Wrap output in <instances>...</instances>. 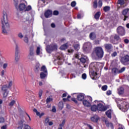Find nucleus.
Masks as SVG:
<instances>
[{"label": "nucleus", "instance_id": "obj_1", "mask_svg": "<svg viewBox=\"0 0 129 129\" xmlns=\"http://www.w3.org/2000/svg\"><path fill=\"white\" fill-rule=\"evenodd\" d=\"M93 52L96 55L98 58H102L103 57V49L100 46H97L94 48Z\"/></svg>", "mask_w": 129, "mask_h": 129}, {"label": "nucleus", "instance_id": "obj_2", "mask_svg": "<svg viewBox=\"0 0 129 129\" xmlns=\"http://www.w3.org/2000/svg\"><path fill=\"white\" fill-rule=\"evenodd\" d=\"M1 22L3 25H7V27L10 25L8 20V13L6 11H3V17L1 19Z\"/></svg>", "mask_w": 129, "mask_h": 129}, {"label": "nucleus", "instance_id": "obj_3", "mask_svg": "<svg viewBox=\"0 0 129 129\" xmlns=\"http://www.w3.org/2000/svg\"><path fill=\"white\" fill-rule=\"evenodd\" d=\"M35 52H34V46L30 47L29 54L28 55V59L29 61H34Z\"/></svg>", "mask_w": 129, "mask_h": 129}, {"label": "nucleus", "instance_id": "obj_4", "mask_svg": "<svg viewBox=\"0 0 129 129\" xmlns=\"http://www.w3.org/2000/svg\"><path fill=\"white\" fill-rule=\"evenodd\" d=\"M18 124V129H23V125H25L24 129H31V127L29 125L26 124V121H25L24 119L20 120Z\"/></svg>", "mask_w": 129, "mask_h": 129}, {"label": "nucleus", "instance_id": "obj_5", "mask_svg": "<svg viewBox=\"0 0 129 129\" xmlns=\"http://www.w3.org/2000/svg\"><path fill=\"white\" fill-rule=\"evenodd\" d=\"M58 49V47L56 44H51L46 46V51L48 53H51L53 51H56Z\"/></svg>", "mask_w": 129, "mask_h": 129}, {"label": "nucleus", "instance_id": "obj_6", "mask_svg": "<svg viewBox=\"0 0 129 129\" xmlns=\"http://www.w3.org/2000/svg\"><path fill=\"white\" fill-rule=\"evenodd\" d=\"M19 53L20 50L19 49V46H18V45H16L15 53V59L16 62H19V61H20V58H21V55L19 54Z\"/></svg>", "mask_w": 129, "mask_h": 129}, {"label": "nucleus", "instance_id": "obj_7", "mask_svg": "<svg viewBox=\"0 0 129 129\" xmlns=\"http://www.w3.org/2000/svg\"><path fill=\"white\" fill-rule=\"evenodd\" d=\"M117 105L118 107H119V109H121L122 108V111L125 112L127 110V109H128V105H127V103L125 102H123L121 105L117 103Z\"/></svg>", "mask_w": 129, "mask_h": 129}, {"label": "nucleus", "instance_id": "obj_8", "mask_svg": "<svg viewBox=\"0 0 129 129\" xmlns=\"http://www.w3.org/2000/svg\"><path fill=\"white\" fill-rule=\"evenodd\" d=\"M120 61L123 65H128L129 64V56L126 55L124 56L121 57L120 59Z\"/></svg>", "mask_w": 129, "mask_h": 129}, {"label": "nucleus", "instance_id": "obj_9", "mask_svg": "<svg viewBox=\"0 0 129 129\" xmlns=\"http://www.w3.org/2000/svg\"><path fill=\"white\" fill-rule=\"evenodd\" d=\"M117 33L120 36H123L125 34V30H124V28L122 26H119L117 28Z\"/></svg>", "mask_w": 129, "mask_h": 129}, {"label": "nucleus", "instance_id": "obj_10", "mask_svg": "<svg viewBox=\"0 0 129 129\" xmlns=\"http://www.w3.org/2000/svg\"><path fill=\"white\" fill-rule=\"evenodd\" d=\"M91 48H92V45L90 42H87L84 45V49L85 51H89V50H91Z\"/></svg>", "mask_w": 129, "mask_h": 129}, {"label": "nucleus", "instance_id": "obj_11", "mask_svg": "<svg viewBox=\"0 0 129 129\" xmlns=\"http://www.w3.org/2000/svg\"><path fill=\"white\" fill-rule=\"evenodd\" d=\"M9 29H10V25H8H8H2V33L4 35H7Z\"/></svg>", "mask_w": 129, "mask_h": 129}, {"label": "nucleus", "instance_id": "obj_12", "mask_svg": "<svg viewBox=\"0 0 129 129\" xmlns=\"http://www.w3.org/2000/svg\"><path fill=\"white\" fill-rule=\"evenodd\" d=\"M97 108L98 110H100V111H105L107 108L106 106H103L102 104H99L97 106Z\"/></svg>", "mask_w": 129, "mask_h": 129}, {"label": "nucleus", "instance_id": "obj_13", "mask_svg": "<svg viewBox=\"0 0 129 129\" xmlns=\"http://www.w3.org/2000/svg\"><path fill=\"white\" fill-rule=\"evenodd\" d=\"M129 9H125L122 11V15L124 17V19L123 21H125L127 18H128V16H127V13H128Z\"/></svg>", "mask_w": 129, "mask_h": 129}, {"label": "nucleus", "instance_id": "obj_14", "mask_svg": "<svg viewBox=\"0 0 129 129\" xmlns=\"http://www.w3.org/2000/svg\"><path fill=\"white\" fill-rule=\"evenodd\" d=\"M53 14V12L51 10H47L44 13V16L45 18H50V17H52V14Z\"/></svg>", "mask_w": 129, "mask_h": 129}, {"label": "nucleus", "instance_id": "obj_15", "mask_svg": "<svg viewBox=\"0 0 129 129\" xmlns=\"http://www.w3.org/2000/svg\"><path fill=\"white\" fill-rule=\"evenodd\" d=\"M19 11H25L26 10V5L25 4H20L18 7V10Z\"/></svg>", "mask_w": 129, "mask_h": 129}, {"label": "nucleus", "instance_id": "obj_16", "mask_svg": "<svg viewBox=\"0 0 129 129\" xmlns=\"http://www.w3.org/2000/svg\"><path fill=\"white\" fill-rule=\"evenodd\" d=\"M77 99L79 101H82V100L84 99V95L82 94L78 95L77 96Z\"/></svg>", "mask_w": 129, "mask_h": 129}, {"label": "nucleus", "instance_id": "obj_17", "mask_svg": "<svg viewBox=\"0 0 129 129\" xmlns=\"http://www.w3.org/2000/svg\"><path fill=\"white\" fill-rule=\"evenodd\" d=\"M98 119H99V117L97 115H95L93 117L91 118L92 121H94V122H97Z\"/></svg>", "mask_w": 129, "mask_h": 129}, {"label": "nucleus", "instance_id": "obj_18", "mask_svg": "<svg viewBox=\"0 0 129 129\" xmlns=\"http://www.w3.org/2000/svg\"><path fill=\"white\" fill-rule=\"evenodd\" d=\"M104 47L106 50H110L112 49V45L111 44H106L104 45Z\"/></svg>", "mask_w": 129, "mask_h": 129}, {"label": "nucleus", "instance_id": "obj_19", "mask_svg": "<svg viewBox=\"0 0 129 129\" xmlns=\"http://www.w3.org/2000/svg\"><path fill=\"white\" fill-rule=\"evenodd\" d=\"M124 93V89H123V87H120L118 89V93L119 94V95H121V94H123Z\"/></svg>", "mask_w": 129, "mask_h": 129}, {"label": "nucleus", "instance_id": "obj_20", "mask_svg": "<svg viewBox=\"0 0 129 129\" xmlns=\"http://www.w3.org/2000/svg\"><path fill=\"white\" fill-rule=\"evenodd\" d=\"M83 103L85 106H87V107H90L91 104L88 102L87 100H84L83 101Z\"/></svg>", "mask_w": 129, "mask_h": 129}, {"label": "nucleus", "instance_id": "obj_21", "mask_svg": "<svg viewBox=\"0 0 129 129\" xmlns=\"http://www.w3.org/2000/svg\"><path fill=\"white\" fill-rule=\"evenodd\" d=\"M14 5L16 7V10L19 11V7L18 6L19 5V0H14Z\"/></svg>", "mask_w": 129, "mask_h": 129}, {"label": "nucleus", "instance_id": "obj_22", "mask_svg": "<svg viewBox=\"0 0 129 129\" xmlns=\"http://www.w3.org/2000/svg\"><path fill=\"white\" fill-rule=\"evenodd\" d=\"M87 60H88V58H87L86 56H84V57H81L80 59V60L82 63H86Z\"/></svg>", "mask_w": 129, "mask_h": 129}, {"label": "nucleus", "instance_id": "obj_23", "mask_svg": "<svg viewBox=\"0 0 129 129\" xmlns=\"http://www.w3.org/2000/svg\"><path fill=\"white\" fill-rule=\"evenodd\" d=\"M68 48V44L67 43H66L62 45H61L60 47V50H66Z\"/></svg>", "mask_w": 129, "mask_h": 129}, {"label": "nucleus", "instance_id": "obj_24", "mask_svg": "<svg viewBox=\"0 0 129 129\" xmlns=\"http://www.w3.org/2000/svg\"><path fill=\"white\" fill-rule=\"evenodd\" d=\"M105 123L107 127H111V128H113V125H112V123H109V122H108V121H105Z\"/></svg>", "mask_w": 129, "mask_h": 129}, {"label": "nucleus", "instance_id": "obj_25", "mask_svg": "<svg viewBox=\"0 0 129 129\" xmlns=\"http://www.w3.org/2000/svg\"><path fill=\"white\" fill-rule=\"evenodd\" d=\"M106 114L109 117V118H111V110H109L106 112Z\"/></svg>", "mask_w": 129, "mask_h": 129}, {"label": "nucleus", "instance_id": "obj_26", "mask_svg": "<svg viewBox=\"0 0 129 129\" xmlns=\"http://www.w3.org/2000/svg\"><path fill=\"white\" fill-rule=\"evenodd\" d=\"M100 15H101L100 12H97L95 14V16H94L95 19L96 20H98L99 19V17H100Z\"/></svg>", "mask_w": 129, "mask_h": 129}, {"label": "nucleus", "instance_id": "obj_27", "mask_svg": "<svg viewBox=\"0 0 129 129\" xmlns=\"http://www.w3.org/2000/svg\"><path fill=\"white\" fill-rule=\"evenodd\" d=\"M90 38L91 40H94V39L96 38V35L95 34H94V33L92 32L90 34Z\"/></svg>", "mask_w": 129, "mask_h": 129}, {"label": "nucleus", "instance_id": "obj_28", "mask_svg": "<svg viewBox=\"0 0 129 129\" xmlns=\"http://www.w3.org/2000/svg\"><path fill=\"white\" fill-rule=\"evenodd\" d=\"M8 88H9L8 87V86L7 85H5L2 86V91H4V92H7V90H8Z\"/></svg>", "mask_w": 129, "mask_h": 129}, {"label": "nucleus", "instance_id": "obj_29", "mask_svg": "<svg viewBox=\"0 0 129 129\" xmlns=\"http://www.w3.org/2000/svg\"><path fill=\"white\" fill-rule=\"evenodd\" d=\"M97 109V106L94 105L91 106V110L92 111H96V110Z\"/></svg>", "mask_w": 129, "mask_h": 129}, {"label": "nucleus", "instance_id": "obj_30", "mask_svg": "<svg viewBox=\"0 0 129 129\" xmlns=\"http://www.w3.org/2000/svg\"><path fill=\"white\" fill-rule=\"evenodd\" d=\"M46 76H47V74L43 72H41L40 74V78L41 79H44V78H45V77H46Z\"/></svg>", "mask_w": 129, "mask_h": 129}, {"label": "nucleus", "instance_id": "obj_31", "mask_svg": "<svg viewBox=\"0 0 129 129\" xmlns=\"http://www.w3.org/2000/svg\"><path fill=\"white\" fill-rule=\"evenodd\" d=\"M41 71H43V72H44V73L47 74V69H46V67L43 66L41 67Z\"/></svg>", "mask_w": 129, "mask_h": 129}, {"label": "nucleus", "instance_id": "obj_32", "mask_svg": "<svg viewBox=\"0 0 129 129\" xmlns=\"http://www.w3.org/2000/svg\"><path fill=\"white\" fill-rule=\"evenodd\" d=\"M112 72L113 73H114V74H117V73H119V70H118V69H117L116 68H113L112 70Z\"/></svg>", "mask_w": 129, "mask_h": 129}, {"label": "nucleus", "instance_id": "obj_33", "mask_svg": "<svg viewBox=\"0 0 129 129\" xmlns=\"http://www.w3.org/2000/svg\"><path fill=\"white\" fill-rule=\"evenodd\" d=\"M24 41L25 43H26V44H28V43H29V38H28V35H25L24 36Z\"/></svg>", "mask_w": 129, "mask_h": 129}, {"label": "nucleus", "instance_id": "obj_34", "mask_svg": "<svg viewBox=\"0 0 129 129\" xmlns=\"http://www.w3.org/2000/svg\"><path fill=\"white\" fill-rule=\"evenodd\" d=\"M12 86H13V81H10V82H8V88H9V89H11Z\"/></svg>", "mask_w": 129, "mask_h": 129}, {"label": "nucleus", "instance_id": "obj_35", "mask_svg": "<svg viewBox=\"0 0 129 129\" xmlns=\"http://www.w3.org/2000/svg\"><path fill=\"white\" fill-rule=\"evenodd\" d=\"M110 10V7L109 6H105L103 8V10L104 11V12H108V11H109Z\"/></svg>", "mask_w": 129, "mask_h": 129}, {"label": "nucleus", "instance_id": "obj_36", "mask_svg": "<svg viewBox=\"0 0 129 129\" xmlns=\"http://www.w3.org/2000/svg\"><path fill=\"white\" fill-rule=\"evenodd\" d=\"M16 104V101L14 100H12L9 103V106H14V105Z\"/></svg>", "mask_w": 129, "mask_h": 129}, {"label": "nucleus", "instance_id": "obj_37", "mask_svg": "<svg viewBox=\"0 0 129 129\" xmlns=\"http://www.w3.org/2000/svg\"><path fill=\"white\" fill-rule=\"evenodd\" d=\"M41 48L40 47H37L36 49V55H40V53L41 52Z\"/></svg>", "mask_w": 129, "mask_h": 129}, {"label": "nucleus", "instance_id": "obj_38", "mask_svg": "<svg viewBox=\"0 0 129 129\" xmlns=\"http://www.w3.org/2000/svg\"><path fill=\"white\" fill-rule=\"evenodd\" d=\"M117 4H119V5L122 6V5H124V0H118Z\"/></svg>", "mask_w": 129, "mask_h": 129}, {"label": "nucleus", "instance_id": "obj_39", "mask_svg": "<svg viewBox=\"0 0 129 129\" xmlns=\"http://www.w3.org/2000/svg\"><path fill=\"white\" fill-rule=\"evenodd\" d=\"M93 8L96 9L97 8V0H95L93 2Z\"/></svg>", "mask_w": 129, "mask_h": 129}, {"label": "nucleus", "instance_id": "obj_40", "mask_svg": "<svg viewBox=\"0 0 129 129\" xmlns=\"http://www.w3.org/2000/svg\"><path fill=\"white\" fill-rule=\"evenodd\" d=\"M58 105V107H59L60 109H63V102H59Z\"/></svg>", "mask_w": 129, "mask_h": 129}, {"label": "nucleus", "instance_id": "obj_41", "mask_svg": "<svg viewBox=\"0 0 129 129\" xmlns=\"http://www.w3.org/2000/svg\"><path fill=\"white\" fill-rule=\"evenodd\" d=\"M32 10V7L31 6H28L27 7H26L25 11L29 12Z\"/></svg>", "mask_w": 129, "mask_h": 129}, {"label": "nucleus", "instance_id": "obj_42", "mask_svg": "<svg viewBox=\"0 0 129 129\" xmlns=\"http://www.w3.org/2000/svg\"><path fill=\"white\" fill-rule=\"evenodd\" d=\"M33 111L34 112L36 113V115H38V116H40V112L38 111V110H37V109H35V108L34 109Z\"/></svg>", "mask_w": 129, "mask_h": 129}, {"label": "nucleus", "instance_id": "obj_43", "mask_svg": "<svg viewBox=\"0 0 129 129\" xmlns=\"http://www.w3.org/2000/svg\"><path fill=\"white\" fill-rule=\"evenodd\" d=\"M114 40H116V41H118V40H119L120 39L119 36L115 34V36H114Z\"/></svg>", "mask_w": 129, "mask_h": 129}, {"label": "nucleus", "instance_id": "obj_44", "mask_svg": "<svg viewBox=\"0 0 129 129\" xmlns=\"http://www.w3.org/2000/svg\"><path fill=\"white\" fill-rule=\"evenodd\" d=\"M98 7V8H101L102 7V1L101 0H99Z\"/></svg>", "mask_w": 129, "mask_h": 129}, {"label": "nucleus", "instance_id": "obj_45", "mask_svg": "<svg viewBox=\"0 0 129 129\" xmlns=\"http://www.w3.org/2000/svg\"><path fill=\"white\" fill-rule=\"evenodd\" d=\"M65 122H66V120L65 119H63L62 120V123L59 124V126H60V127H62V126H64V124H65Z\"/></svg>", "mask_w": 129, "mask_h": 129}, {"label": "nucleus", "instance_id": "obj_46", "mask_svg": "<svg viewBox=\"0 0 129 129\" xmlns=\"http://www.w3.org/2000/svg\"><path fill=\"white\" fill-rule=\"evenodd\" d=\"M74 47L75 48V50H79V44H75L74 45Z\"/></svg>", "mask_w": 129, "mask_h": 129}, {"label": "nucleus", "instance_id": "obj_47", "mask_svg": "<svg viewBox=\"0 0 129 129\" xmlns=\"http://www.w3.org/2000/svg\"><path fill=\"white\" fill-rule=\"evenodd\" d=\"M53 99L51 98H47L46 99V103H49L52 101Z\"/></svg>", "mask_w": 129, "mask_h": 129}, {"label": "nucleus", "instance_id": "obj_48", "mask_svg": "<svg viewBox=\"0 0 129 129\" xmlns=\"http://www.w3.org/2000/svg\"><path fill=\"white\" fill-rule=\"evenodd\" d=\"M71 6L73 8H74V7H75V6H76V2L75 1H73V2L71 3Z\"/></svg>", "mask_w": 129, "mask_h": 129}, {"label": "nucleus", "instance_id": "obj_49", "mask_svg": "<svg viewBox=\"0 0 129 129\" xmlns=\"http://www.w3.org/2000/svg\"><path fill=\"white\" fill-rule=\"evenodd\" d=\"M42 94H43V90H40L39 92V98H41L42 97Z\"/></svg>", "mask_w": 129, "mask_h": 129}, {"label": "nucleus", "instance_id": "obj_50", "mask_svg": "<svg viewBox=\"0 0 129 129\" xmlns=\"http://www.w3.org/2000/svg\"><path fill=\"white\" fill-rule=\"evenodd\" d=\"M5 122V118L3 117H0V123Z\"/></svg>", "mask_w": 129, "mask_h": 129}, {"label": "nucleus", "instance_id": "obj_51", "mask_svg": "<svg viewBox=\"0 0 129 129\" xmlns=\"http://www.w3.org/2000/svg\"><path fill=\"white\" fill-rule=\"evenodd\" d=\"M124 70H125V68H122L120 70H119V73H122Z\"/></svg>", "mask_w": 129, "mask_h": 129}, {"label": "nucleus", "instance_id": "obj_52", "mask_svg": "<svg viewBox=\"0 0 129 129\" xmlns=\"http://www.w3.org/2000/svg\"><path fill=\"white\" fill-rule=\"evenodd\" d=\"M102 89L104 91H105V90H107V86L104 85L102 87Z\"/></svg>", "mask_w": 129, "mask_h": 129}, {"label": "nucleus", "instance_id": "obj_53", "mask_svg": "<svg viewBox=\"0 0 129 129\" xmlns=\"http://www.w3.org/2000/svg\"><path fill=\"white\" fill-rule=\"evenodd\" d=\"M53 15L54 16H58V15H59V12L57 11H54L53 12Z\"/></svg>", "mask_w": 129, "mask_h": 129}, {"label": "nucleus", "instance_id": "obj_54", "mask_svg": "<svg viewBox=\"0 0 129 129\" xmlns=\"http://www.w3.org/2000/svg\"><path fill=\"white\" fill-rule=\"evenodd\" d=\"M8 67V63H4L3 64V69H6Z\"/></svg>", "mask_w": 129, "mask_h": 129}, {"label": "nucleus", "instance_id": "obj_55", "mask_svg": "<svg viewBox=\"0 0 129 129\" xmlns=\"http://www.w3.org/2000/svg\"><path fill=\"white\" fill-rule=\"evenodd\" d=\"M7 96H8V93L7 92H4V93L3 94V97L4 98H6V97H7Z\"/></svg>", "mask_w": 129, "mask_h": 129}, {"label": "nucleus", "instance_id": "obj_56", "mask_svg": "<svg viewBox=\"0 0 129 129\" xmlns=\"http://www.w3.org/2000/svg\"><path fill=\"white\" fill-rule=\"evenodd\" d=\"M49 122V118H46L45 119V121H44L45 123H46V124H47V123H48Z\"/></svg>", "mask_w": 129, "mask_h": 129}, {"label": "nucleus", "instance_id": "obj_57", "mask_svg": "<svg viewBox=\"0 0 129 129\" xmlns=\"http://www.w3.org/2000/svg\"><path fill=\"white\" fill-rule=\"evenodd\" d=\"M72 101H74L75 103H77V100H76V99H75V98H72Z\"/></svg>", "mask_w": 129, "mask_h": 129}, {"label": "nucleus", "instance_id": "obj_58", "mask_svg": "<svg viewBox=\"0 0 129 129\" xmlns=\"http://www.w3.org/2000/svg\"><path fill=\"white\" fill-rule=\"evenodd\" d=\"M83 79H86V75L85 74H83L82 76Z\"/></svg>", "mask_w": 129, "mask_h": 129}, {"label": "nucleus", "instance_id": "obj_59", "mask_svg": "<svg viewBox=\"0 0 129 129\" xmlns=\"http://www.w3.org/2000/svg\"><path fill=\"white\" fill-rule=\"evenodd\" d=\"M116 55H117V53H116V52H114L112 54V57H115V56H116Z\"/></svg>", "mask_w": 129, "mask_h": 129}, {"label": "nucleus", "instance_id": "obj_60", "mask_svg": "<svg viewBox=\"0 0 129 129\" xmlns=\"http://www.w3.org/2000/svg\"><path fill=\"white\" fill-rule=\"evenodd\" d=\"M106 94L107 95H110V94H111V91H107L106 92Z\"/></svg>", "mask_w": 129, "mask_h": 129}, {"label": "nucleus", "instance_id": "obj_61", "mask_svg": "<svg viewBox=\"0 0 129 129\" xmlns=\"http://www.w3.org/2000/svg\"><path fill=\"white\" fill-rule=\"evenodd\" d=\"M18 37H19V38H21V39H22V38H23V37H24V36H23V34H22V33H19V34H18Z\"/></svg>", "mask_w": 129, "mask_h": 129}, {"label": "nucleus", "instance_id": "obj_62", "mask_svg": "<svg viewBox=\"0 0 129 129\" xmlns=\"http://www.w3.org/2000/svg\"><path fill=\"white\" fill-rule=\"evenodd\" d=\"M124 43H125V44H128L129 42V40L127 39H125L124 40Z\"/></svg>", "mask_w": 129, "mask_h": 129}, {"label": "nucleus", "instance_id": "obj_63", "mask_svg": "<svg viewBox=\"0 0 129 129\" xmlns=\"http://www.w3.org/2000/svg\"><path fill=\"white\" fill-rule=\"evenodd\" d=\"M4 75H5V71L3 70L1 72V76H2V77H3Z\"/></svg>", "mask_w": 129, "mask_h": 129}, {"label": "nucleus", "instance_id": "obj_64", "mask_svg": "<svg viewBox=\"0 0 129 129\" xmlns=\"http://www.w3.org/2000/svg\"><path fill=\"white\" fill-rule=\"evenodd\" d=\"M2 129H7V125H4L2 126L1 127Z\"/></svg>", "mask_w": 129, "mask_h": 129}]
</instances>
